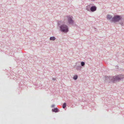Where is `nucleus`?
I'll return each mask as SVG.
<instances>
[{"label": "nucleus", "instance_id": "obj_3", "mask_svg": "<svg viewBox=\"0 0 124 124\" xmlns=\"http://www.w3.org/2000/svg\"><path fill=\"white\" fill-rule=\"evenodd\" d=\"M62 21H60L58 22V26H59L60 30L61 32L64 33H67L69 31V28L67 25L64 24H61Z\"/></svg>", "mask_w": 124, "mask_h": 124}, {"label": "nucleus", "instance_id": "obj_1", "mask_svg": "<svg viewBox=\"0 0 124 124\" xmlns=\"http://www.w3.org/2000/svg\"><path fill=\"white\" fill-rule=\"evenodd\" d=\"M105 82L110 83L112 82L113 83H115V82L117 81H119L123 78H124V75L120 74L113 76L112 77L111 76L108 77L105 76Z\"/></svg>", "mask_w": 124, "mask_h": 124}, {"label": "nucleus", "instance_id": "obj_7", "mask_svg": "<svg viewBox=\"0 0 124 124\" xmlns=\"http://www.w3.org/2000/svg\"><path fill=\"white\" fill-rule=\"evenodd\" d=\"M112 18V16L111 15H108L107 16V19L110 20V21H111V20Z\"/></svg>", "mask_w": 124, "mask_h": 124}, {"label": "nucleus", "instance_id": "obj_10", "mask_svg": "<svg viewBox=\"0 0 124 124\" xmlns=\"http://www.w3.org/2000/svg\"><path fill=\"white\" fill-rule=\"evenodd\" d=\"M56 39L55 38L54 36L51 37L50 38V40L54 41Z\"/></svg>", "mask_w": 124, "mask_h": 124}, {"label": "nucleus", "instance_id": "obj_5", "mask_svg": "<svg viewBox=\"0 0 124 124\" xmlns=\"http://www.w3.org/2000/svg\"><path fill=\"white\" fill-rule=\"evenodd\" d=\"M97 9V7L96 6L94 5H93L91 7L90 12H93L95 11Z\"/></svg>", "mask_w": 124, "mask_h": 124}, {"label": "nucleus", "instance_id": "obj_2", "mask_svg": "<svg viewBox=\"0 0 124 124\" xmlns=\"http://www.w3.org/2000/svg\"><path fill=\"white\" fill-rule=\"evenodd\" d=\"M123 17L122 15H116L112 18L111 22L115 23L118 22V23L120 24L121 26H123L124 25V21Z\"/></svg>", "mask_w": 124, "mask_h": 124}, {"label": "nucleus", "instance_id": "obj_17", "mask_svg": "<svg viewBox=\"0 0 124 124\" xmlns=\"http://www.w3.org/2000/svg\"><path fill=\"white\" fill-rule=\"evenodd\" d=\"M94 29H96V28H94Z\"/></svg>", "mask_w": 124, "mask_h": 124}, {"label": "nucleus", "instance_id": "obj_6", "mask_svg": "<svg viewBox=\"0 0 124 124\" xmlns=\"http://www.w3.org/2000/svg\"><path fill=\"white\" fill-rule=\"evenodd\" d=\"M52 111L55 113L58 112L59 111V110L57 108H55L54 109H52Z\"/></svg>", "mask_w": 124, "mask_h": 124}, {"label": "nucleus", "instance_id": "obj_4", "mask_svg": "<svg viewBox=\"0 0 124 124\" xmlns=\"http://www.w3.org/2000/svg\"><path fill=\"white\" fill-rule=\"evenodd\" d=\"M67 17L68 18V22L69 24L72 25H73L74 23V21L72 19V16H67Z\"/></svg>", "mask_w": 124, "mask_h": 124}, {"label": "nucleus", "instance_id": "obj_13", "mask_svg": "<svg viewBox=\"0 0 124 124\" xmlns=\"http://www.w3.org/2000/svg\"><path fill=\"white\" fill-rule=\"evenodd\" d=\"M85 64V62H82L81 63V66H84Z\"/></svg>", "mask_w": 124, "mask_h": 124}, {"label": "nucleus", "instance_id": "obj_9", "mask_svg": "<svg viewBox=\"0 0 124 124\" xmlns=\"http://www.w3.org/2000/svg\"><path fill=\"white\" fill-rule=\"evenodd\" d=\"M75 68L77 70H80L82 67L81 66H75Z\"/></svg>", "mask_w": 124, "mask_h": 124}, {"label": "nucleus", "instance_id": "obj_15", "mask_svg": "<svg viewBox=\"0 0 124 124\" xmlns=\"http://www.w3.org/2000/svg\"><path fill=\"white\" fill-rule=\"evenodd\" d=\"M53 80H55L56 79L55 78H53Z\"/></svg>", "mask_w": 124, "mask_h": 124}, {"label": "nucleus", "instance_id": "obj_14", "mask_svg": "<svg viewBox=\"0 0 124 124\" xmlns=\"http://www.w3.org/2000/svg\"><path fill=\"white\" fill-rule=\"evenodd\" d=\"M55 106V105L54 104L52 105L51 106V107H53Z\"/></svg>", "mask_w": 124, "mask_h": 124}, {"label": "nucleus", "instance_id": "obj_11", "mask_svg": "<svg viewBox=\"0 0 124 124\" xmlns=\"http://www.w3.org/2000/svg\"><path fill=\"white\" fill-rule=\"evenodd\" d=\"M78 77V76L77 75H75L73 76V78L74 80H76L77 79Z\"/></svg>", "mask_w": 124, "mask_h": 124}, {"label": "nucleus", "instance_id": "obj_16", "mask_svg": "<svg viewBox=\"0 0 124 124\" xmlns=\"http://www.w3.org/2000/svg\"><path fill=\"white\" fill-rule=\"evenodd\" d=\"M116 67H118V66H116Z\"/></svg>", "mask_w": 124, "mask_h": 124}, {"label": "nucleus", "instance_id": "obj_8", "mask_svg": "<svg viewBox=\"0 0 124 124\" xmlns=\"http://www.w3.org/2000/svg\"><path fill=\"white\" fill-rule=\"evenodd\" d=\"M90 5H88L86 7V9L88 11H90Z\"/></svg>", "mask_w": 124, "mask_h": 124}, {"label": "nucleus", "instance_id": "obj_12", "mask_svg": "<svg viewBox=\"0 0 124 124\" xmlns=\"http://www.w3.org/2000/svg\"><path fill=\"white\" fill-rule=\"evenodd\" d=\"M66 106V102L64 103L62 105V107L63 108H65Z\"/></svg>", "mask_w": 124, "mask_h": 124}]
</instances>
